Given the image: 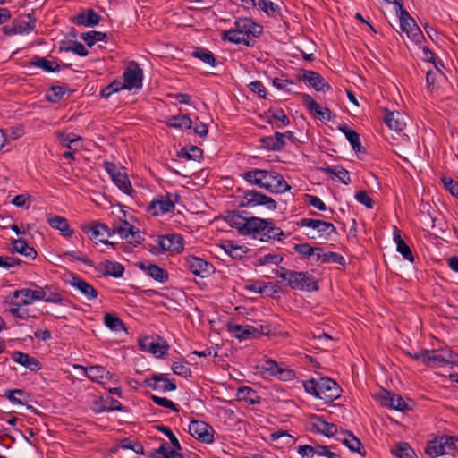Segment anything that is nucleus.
Here are the masks:
<instances>
[{
    "label": "nucleus",
    "instance_id": "obj_45",
    "mask_svg": "<svg viewBox=\"0 0 458 458\" xmlns=\"http://www.w3.org/2000/svg\"><path fill=\"white\" fill-rule=\"evenodd\" d=\"M134 225H131L127 221H122L120 224H114L111 228L112 235L118 233L121 238L129 240L130 234H131Z\"/></svg>",
    "mask_w": 458,
    "mask_h": 458
},
{
    "label": "nucleus",
    "instance_id": "obj_3",
    "mask_svg": "<svg viewBox=\"0 0 458 458\" xmlns=\"http://www.w3.org/2000/svg\"><path fill=\"white\" fill-rule=\"evenodd\" d=\"M243 179L271 193H284L291 189L283 175L274 170L253 169L242 174Z\"/></svg>",
    "mask_w": 458,
    "mask_h": 458
},
{
    "label": "nucleus",
    "instance_id": "obj_33",
    "mask_svg": "<svg viewBox=\"0 0 458 458\" xmlns=\"http://www.w3.org/2000/svg\"><path fill=\"white\" fill-rule=\"evenodd\" d=\"M394 240L397 245L396 250L403 256V258L410 262L414 261L412 251L408 244L403 240L400 231L395 227Z\"/></svg>",
    "mask_w": 458,
    "mask_h": 458
},
{
    "label": "nucleus",
    "instance_id": "obj_61",
    "mask_svg": "<svg viewBox=\"0 0 458 458\" xmlns=\"http://www.w3.org/2000/svg\"><path fill=\"white\" fill-rule=\"evenodd\" d=\"M258 6L268 15L274 14L275 13H277L280 10L277 4L267 0L259 1Z\"/></svg>",
    "mask_w": 458,
    "mask_h": 458
},
{
    "label": "nucleus",
    "instance_id": "obj_46",
    "mask_svg": "<svg viewBox=\"0 0 458 458\" xmlns=\"http://www.w3.org/2000/svg\"><path fill=\"white\" fill-rule=\"evenodd\" d=\"M154 380L157 384V390H162L164 392L174 391L176 389V384L174 381H172L166 377L165 374H154Z\"/></svg>",
    "mask_w": 458,
    "mask_h": 458
},
{
    "label": "nucleus",
    "instance_id": "obj_24",
    "mask_svg": "<svg viewBox=\"0 0 458 458\" xmlns=\"http://www.w3.org/2000/svg\"><path fill=\"white\" fill-rule=\"evenodd\" d=\"M311 429L329 437L337 432V426L334 423L326 421L319 416H314L311 422Z\"/></svg>",
    "mask_w": 458,
    "mask_h": 458
},
{
    "label": "nucleus",
    "instance_id": "obj_36",
    "mask_svg": "<svg viewBox=\"0 0 458 458\" xmlns=\"http://www.w3.org/2000/svg\"><path fill=\"white\" fill-rule=\"evenodd\" d=\"M238 401H245L250 404H258L260 403V397L257 392L249 386H241L236 393Z\"/></svg>",
    "mask_w": 458,
    "mask_h": 458
},
{
    "label": "nucleus",
    "instance_id": "obj_35",
    "mask_svg": "<svg viewBox=\"0 0 458 458\" xmlns=\"http://www.w3.org/2000/svg\"><path fill=\"white\" fill-rule=\"evenodd\" d=\"M4 396L12 403L25 404L30 399V394L22 389H9L4 392Z\"/></svg>",
    "mask_w": 458,
    "mask_h": 458
},
{
    "label": "nucleus",
    "instance_id": "obj_23",
    "mask_svg": "<svg viewBox=\"0 0 458 458\" xmlns=\"http://www.w3.org/2000/svg\"><path fill=\"white\" fill-rule=\"evenodd\" d=\"M139 346L142 351L149 352L157 357L163 356L168 349L167 344L155 342L152 338L149 337L140 339L139 341Z\"/></svg>",
    "mask_w": 458,
    "mask_h": 458
},
{
    "label": "nucleus",
    "instance_id": "obj_26",
    "mask_svg": "<svg viewBox=\"0 0 458 458\" xmlns=\"http://www.w3.org/2000/svg\"><path fill=\"white\" fill-rule=\"evenodd\" d=\"M425 454L432 458L446 454L442 435L434 437L432 440L427 442Z\"/></svg>",
    "mask_w": 458,
    "mask_h": 458
},
{
    "label": "nucleus",
    "instance_id": "obj_15",
    "mask_svg": "<svg viewBox=\"0 0 458 458\" xmlns=\"http://www.w3.org/2000/svg\"><path fill=\"white\" fill-rule=\"evenodd\" d=\"M301 102L309 110V112L319 120L326 119L327 114V120H330L331 111L327 107H321L309 94L303 93L301 95Z\"/></svg>",
    "mask_w": 458,
    "mask_h": 458
},
{
    "label": "nucleus",
    "instance_id": "obj_16",
    "mask_svg": "<svg viewBox=\"0 0 458 458\" xmlns=\"http://www.w3.org/2000/svg\"><path fill=\"white\" fill-rule=\"evenodd\" d=\"M453 359V352L447 351L443 353L435 350H426L424 364L427 366L443 367L450 363Z\"/></svg>",
    "mask_w": 458,
    "mask_h": 458
},
{
    "label": "nucleus",
    "instance_id": "obj_38",
    "mask_svg": "<svg viewBox=\"0 0 458 458\" xmlns=\"http://www.w3.org/2000/svg\"><path fill=\"white\" fill-rule=\"evenodd\" d=\"M341 441L352 452L358 453L361 456H364L366 454V452L362 451V444L360 440L358 437H356L352 432L347 431L345 433V437H344Z\"/></svg>",
    "mask_w": 458,
    "mask_h": 458
},
{
    "label": "nucleus",
    "instance_id": "obj_63",
    "mask_svg": "<svg viewBox=\"0 0 458 458\" xmlns=\"http://www.w3.org/2000/svg\"><path fill=\"white\" fill-rule=\"evenodd\" d=\"M283 261V257L277 255V254H267L264 257H261L258 259V264L259 266H263L267 263H272L275 265H278Z\"/></svg>",
    "mask_w": 458,
    "mask_h": 458
},
{
    "label": "nucleus",
    "instance_id": "obj_18",
    "mask_svg": "<svg viewBox=\"0 0 458 458\" xmlns=\"http://www.w3.org/2000/svg\"><path fill=\"white\" fill-rule=\"evenodd\" d=\"M100 21L101 16L91 8L83 10L72 19V21L75 24L85 27H94L98 25Z\"/></svg>",
    "mask_w": 458,
    "mask_h": 458
},
{
    "label": "nucleus",
    "instance_id": "obj_30",
    "mask_svg": "<svg viewBox=\"0 0 458 458\" xmlns=\"http://www.w3.org/2000/svg\"><path fill=\"white\" fill-rule=\"evenodd\" d=\"M384 122L393 131H402L405 127L403 115L399 112L387 111L384 116Z\"/></svg>",
    "mask_w": 458,
    "mask_h": 458
},
{
    "label": "nucleus",
    "instance_id": "obj_53",
    "mask_svg": "<svg viewBox=\"0 0 458 458\" xmlns=\"http://www.w3.org/2000/svg\"><path fill=\"white\" fill-rule=\"evenodd\" d=\"M192 55L194 57L200 59L204 63L212 65V66H215L216 64L215 55L210 51H208L207 49L196 50L192 53Z\"/></svg>",
    "mask_w": 458,
    "mask_h": 458
},
{
    "label": "nucleus",
    "instance_id": "obj_64",
    "mask_svg": "<svg viewBox=\"0 0 458 458\" xmlns=\"http://www.w3.org/2000/svg\"><path fill=\"white\" fill-rule=\"evenodd\" d=\"M355 199L365 207L372 208L374 206L373 199L369 196L365 191H360L355 193Z\"/></svg>",
    "mask_w": 458,
    "mask_h": 458
},
{
    "label": "nucleus",
    "instance_id": "obj_51",
    "mask_svg": "<svg viewBox=\"0 0 458 458\" xmlns=\"http://www.w3.org/2000/svg\"><path fill=\"white\" fill-rule=\"evenodd\" d=\"M178 156L186 159L199 160L203 156V150L196 146H191L190 151L185 148L181 149Z\"/></svg>",
    "mask_w": 458,
    "mask_h": 458
},
{
    "label": "nucleus",
    "instance_id": "obj_55",
    "mask_svg": "<svg viewBox=\"0 0 458 458\" xmlns=\"http://www.w3.org/2000/svg\"><path fill=\"white\" fill-rule=\"evenodd\" d=\"M442 439L445 448L446 454H451L453 451H458V437L442 435Z\"/></svg>",
    "mask_w": 458,
    "mask_h": 458
},
{
    "label": "nucleus",
    "instance_id": "obj_11",
    "mask_svg": "<svg viewBox=\"0 0 458 458\" xmlns=\"http://www.w3.org/2000/svg\"><path fill=\"white\" fill-rule=\"evenodd\" d=\"M157 242L163 251L179 253L183 250V239L177 233L161 235Z\"/></svg>",
    "mask_w": 458,
    "mask_h": 458
},
{
    "label": "nucleus",
    "instance_id": "obj_7",
    "mask_svg": "<svg viewBox=\"0 0 458 458\" xmlns=\"http://www.w3.org/2000/svg\"><path fill=\"white\" fill-rule=\"evenodd\" d=\"M123 86L124 89L131 90L132 89H140L142 87L143 70L138 63L131 61L126 66L123 72Z\"/></svg>",
    "mask_w": 458,
    "mask_h": 458
},
{
    "label": "nucleus",
    "instance_id": "obj_42",
    "mask_svg": "<svg viewBox=\"0 0 458 458\" xmlns=\"http://www.w3.org/2000/svg\"><path fill=\"white\" fill-rule=\"evenodd\" d=\"M61 51L72 52L80 56H87L89 51L85 46L79 41L62 42L60 47Z\"/></svg>",
    "mask_w": 458,
    "mask_h": 458
},
{
    "label": "nucleus",
    "instance_id": "obj_12",
    "mask_svg": "<svg viewBox=\"0 0 458 458\" xmlns=\"http://www.w3.org/2000/svg\"><path fill=\"white\" fill-rule=\"evenodd\" d=\"M20 296L21 299L15 303L17 306L28 305L32 303L34 301H42V299L45 298L44 287L38 290H31L29 288L16 290L13 293V299H18Z\"/></svg>",
    "mask_w": 458,
    "mask_h": 458
},
{
    "label": "nucleus",
    "instance_id": "obj_31",
    "mask_svg": "<svg viewBox=\"0 0 458 458\" xmlns=\"http://www.w3.org/2000/svg\"><path fill=\"white\" fill-rule=\"evenodd\" d=\"M174 202L168 197L154 199L149 206L150 209H155L154 215L174 212Z\"/></svg>",
    "mask_w": 458,
    "mask_h": 458
},
{
    "label": "nucleus",
    "instance_id": "obj_58",
    "mask_svg": "<svg viewBox=\"0 0 458 458\" xmlns=\"http://www.w3.org/2000/svg\"><path fill=\"white\" fill-rule=\"evenodd\" d=\"M157 429L159 431L165 433L167 436L168 440H170L171 444L173 445L172 450H175V449L181 450L182 449L179 440L177 439L175 435L173 433V431L168 427L160 425V426H157Z\"/></svg>",
    "mask_w": 458,
    "mask_h": 458
},
{
    "label": "nucleus",
    "instance_id": "obj_17",
    "mask_svg": "<svg viewBox=\"0 0 458 458\" xmlns=\"http://www.w3.org/2000/svg\"><path fill=\"white\" fill-rule=\"evenodd\" d=\"M137 267L158 283L163 284L169 279L168 272L156 264H146L145 262L140 261L137 263Z\"/></svg>",
    "mask_w": 458,
    "mask_h": 458
},
{
    "label": "nucleus",
    "instance_id": "obj_41",
    "mask_svg": "<svg viewBox=\"0 0 458 458\" xmlns=\"http://www.w3.org/2000/svg\"><path fill=\"white\" fill-rule=\"evenodd\" d=\"M327 174H334L344 184L351 183L349 172L341 165L327 166L323 169Z\"/></svg>",
    "mask_w": 458,
    "mask_h": 458
},
{
    "label": "nucleus",
    "instance_id": "obj_56",
    "mask_svg": "<svg viewBox=\"0 0 458 458\" xmlns=\"http://www.w3.org/2000/svg\"><path fill=\"white\" fill-rule=\"evenodd\" d=\"M121 89H124L122 82L114 81L101 89L100 96L104 98H108L112 94Z\"/></svg>",
    "mask_w": 458,
    "mask_h": 458
},
{
    "label": "nucleus",
    "instance_id": "obj_39",
    "mask_svg": "<svg viewBox=\"0 0 458 458\" xmlns=\"http://www.w3.org/2000/svg\"><path fill=\"white\" fill-rule=\"evenodd\" d=\"M104 325L112 331L119 332L126 330L125 324L114 313H106L104 315Z\"/></svg>",
    "mask_w": 458,
    "mask_h": 458
},
{
    "label": "nucleus",
    "instance_id": "obj_50",
    "mask_svg": "<svg viewBox=\"0 0 458 458\" xmlns=\"http://www.w3.org/2000/svg\"><path fill=\"white\" fill-rule=\"evenodd\" d=\"M124 411V407L121 404V403L113 398L112 396H106L103 399V405L101 407V411Z\"/></svg>",
    "mask_w": 458,
    "mask_h": 458
},
{
    "label": "nucleus",
    "instance_id": "obj_1",
    "mask_svg": "<svg viewBox=\"0 0 458 458\" xmlns=\"http://www.w3.org/2000/svg\"><path fill=\"white\" fill-rule=\"evenodd\" d=\"M225 221L233 228H236L241 235L261 233L267 231L268 234H275V239L281 240L284 235L282 229L276 227L271 219H263L257 216L245 217L239 211H228L225 216Z\"/></svg>",
    "mask_w": 458,
    "mask_h": 458
},
{
    "label": "nucleus",
    "instance_id": "obj_13",
    "mask_svg": "<svg viewBox=\"0 0 458 458\" xmlns=\"http://www.w3.org/2000/svg\"><path fill=\"white\" fill-rule=\"evenodd\" d=\"M301 75H298V81H303L310 83V85L318 91H327L330 89V85L325 79L318 73L310 70L301 71Z\"/></svg>",
    "mask_w": 458,
    "mask_h": 458
},
{
    "label": "nucleus",
    "instance_id": "obj_6",
    "mask_svg": "<svg viewBox=\"0 0 458 458\" xmlns=\"http://www.w3.org/2000/svg\"><path fill=\"white\" fill-rule=\"evenodd\" d=\"M242 193L243 195L239 203L240 208L264 206L269 210H276L277 208V203L275 199L259 191L247 190Z\"/></svg>",
    "mask_w": 458,
    "mask_h": 458
},
{
    "label": "nucleus",
    "instance_id": "obj_43",
    "mask_svg": "<svg viewBox=\"0 0 458 458\" xmlns=\"http://www.w3.org/2000/svg\"><path fill=\"white\" fill-rule=\"evenodd\" d=\"M113 182L115 185L124 193L131 195L133 191L131 182L128 179L126 173L121 172L114 175Z\"/></svg>",
    "mask_w": 458,
    "mask_h": 458
},
{
    "label": "nucleus",
    "instance_id": "obj_37",
    "mask_svg": "<svg viewBox=\"0 0 458 458\" xmlns=\"http://www.w3.org/2000/svg\"><path fill=\"white\" fill-rule=\"evenodd\" d=\"M13 249L14 251L31 259H35L38 255L36 250L29 246L27 242L21 238L13 241Z\"/></svg>",
    "mask_w": 458,
    "mask_h": 458
},
{
    "label": "nucleus",
    "instance_id": "obj_48",
    "mask_svg": "<svg viewBox=\"0 0 458 458\" xmlns=\"http://www.w3.org/2000/svg\"><path fill=\"white\" fill-rule=\"evenodd\" d=\"M398 458H418L414 450L406 442L398 444L396 450L392 451Z\"/></svg>",
    "mask_w": 458,
    "mask_h": 458
},
{
    "label": "nucleus",
    "instance_id": "obj_14",
    "mask_svg": "<svg viewBox=\"0 0 458 458\" xmlns=\"http://www.w3.org/2000/svg\"><path fill=\"white\" fill-rule=\"evenodd\" d=\"M186 261L189 269L195 276L205 277L214 270L212 264L200 258L189 257Z\"/></svg>",
    "mask_w": 458,
    "mask_h": 458
},
{
    "label": "nucleus",
    "instance_id": "obj_59",
    "mask_svg": "<svg viewBox=\"0 0 458 458\" xmlns=\"http://www.w3.org/2000/svg\"><path fill=\"white\" fill-rule=\"evenodd\" d=\"M441 182L444 184L445 189L458 199V182L446 176H443L441 178Z\"/></svg>",
    "mask_w": 458,
    "mask_h": 458
},
{
    "label": "nucleus",
    "instance_id": "obj_44",
    "mask_svg": "<svg viewBox=\"0 0 458 458\" xmlns=\"http://www.w3.org/2000/svg\"><path fill=\"white\" fill-rule=\"evenodd\" d=\"M81 38L86 42L89 47H92L98 41H107V35L101 31H89L81 34Z\"/></svg>",
    "mask_w": 458,
    "mask_h": 458
},
{
    "label": "nucleus",
    "instance_id": "obj_9",
    "mask_svg": "<svg viewBox=\"0 0 458 458\" xmlns=\"http://www.w3.org/2000/svg\"><path fill=\"white\" fill-rule=\"evenodd\" d=\"M292 275V280L286 284L292 289H298L301 291L314 292L318 290V283L311 275L306 272L294 271Z\"/></svg>",
    "mask_w": 458,
    "mask_h": 458
},
{
    "label": "nucleus",
    "instance_id": "obj_10",
    "mask_svg": "<svg viewBox=\"0 0 458 458\" xmlns=\"http://www.w3.org/2000/svg\"><path fill=\"white\" fill-rule=\"evenodd\" d=\"M189 433L202 443L214 442L215 430L212 426L201 420H191L189 425Z\"/></svg>",
    "mask_w": 458,
    "mask_h": 458
},
{
    "label": "nucleus",
    "instance_id": "obj_49",
    "mask_svg": "<svg viewBox=\"0 0 458 458\" xmlns=\"http://www.w3.org/2000/svg\"><path fill=\"white\" fill-rule=\"evenodd\" d=\"M172 449L166 442H164L158 448L150 452L148 458H174Z\"/></svg>",
    "mask_w": 458,
    "mask_h": 458
},
{
    "label": "nucleus",
    "instance_id": "obj_25",
    "mask_svg": "<svg viewBox=\"0 0 458 458\" xmlns=\"http://www.w3.org/2000/svg\"><path fill=\"white\" fill-rule=\"evenodd\" d=\"M86 377L91 381L101 383L104 378H111L112 374L103 366L95 365L84 368Z\"/></svg>",
    "mask_w": 458,
    "mask_h": 458
},
{
    "label": "nucleus",
    "instance_id": "obj_22",
    "mask_svg": "<svg viewBox=\"0 0 458 458\" xmlns=\"http://www.w3.org/2000/svg\"><path fill=\"white\" fill-rule=\"evenodd\" d=\"M70 284L78 289L89 301L95 300L98 297V291L78 276H72Z\"/></svg>",
    "mask_w": 458,
    "mask_h": 458
},
{
    "label": "nucleus",
    "instance_id": "obj_47",
    "mask_svg": "<svg viewBox=\"0 0 458 458\" xmlns=\"http://www.w3.org/2000/svg\"><path fill=\"white\" fill-rule=\"evenodd\" d=\"M66 91H67V87L64 85V86H52L48 89L46 98H47V101H49L51 103H57L63 98V97Z\"/></svg>",
    "mask_w": 458,
    "mask_h": 458
},
{
    "label": "nucleus",
    "instance_id": "obj_62",
    "mask_svg": "<svg viewBox=\"0 0 458 458\" xmlns=\"http://www.w3.org/2000/svg\"><path fill=\"white\" fill-rule=\"evenodd\" d=\"M151 400L157 405L171 409L173 411H178L177 405L172 402L171 400H168L165 397H159L157 395H151Z\"/></svg>",
    "mask_w": 458,
    "mask_h": 458
},
{
    "label": "nucleus",
    "instance_id": "obj_52",
    "mask_svg": "<svg viewBox=\"0 0 458 458\" xmlns=\"http://www.w3.org/2000/svg\"><path fill=\"white\" fill-rule=\"evenodd\" d=\"M293 249L300 255L307 259L311 258L314 255L315 251L319 250V247H312L309 243L294 244Z\"/></svg>",
    "mask_w": 458,
    "mask_h": 458
},
{
    "label": "nucleus",
    "instance_id": "obj_8",
    "mask_svg": "<svg viewBox=\"0 0 458 458\" xmlns=\"http://www.w3.org/2000/svg\"><path fill=\"white\" fill-rule=\"evenodd\" d=\"M396 13L399 16L401 29L407 34L409 38L415 43H420L424 39V36L420 29L405 9H402V11Z\"/></svg>",
    "mask_w": 458,
    "mask_h": 458
},
{
    "label": "nucleus",
    "instance_id": "obj_27",
    "mask_svg": "<svg viewBox=\"0 0 458 458\" xmlns=\"http://www.w3.org/2000/svg\"><path fill=\"white\" fill-rule=\"evenodd\" d=\"M337 128L341 132H343L345 135L346 139L349 140L353 150L356 153L365 152L364 148L361 146L359 133L351 130L345 123L339 124Z\"/></svg>",
    "mask_w": 458,
    "mask_h": 458
},
{
    "label": "nucleus",
    "instance_id": "obj_21",
    "mask_svg": "<svg viewBox=\"0 0 458 458\" xmlns=\"http://www.w3.org/2000/svg\"><path fill=\"white\" fill-rule=\"evenodd\" d=\"M11 357L13 361L29 369L30 371L37 372L41 369V363L39 360L27 353L21 352L20 351H14Z\"/></svg>",
    "mask_w": 458,
    "mask_h": 458
},
{
    "label": "nucleus",
    "instance_id": "obj_2",
    "mask_svg": "<svg viewBox=\"0 0 458 458\" xmlns=\"http://www.w3.org/2000/svg\"><path fill=\"white\" fill-rule=\"evenodd\" d=\"M262 32L263 27L254 22L252 19L239 18L234 22V28L222 32L221 38L223 41L253 47L254 38H259Z\"/></svg>",
    "mask_w": 458,
    "mask_h": 458
},
{
    "label": "nucleus",
    "instance_id": "obj_60",
    "mask_svg": "<svg viewBox=\"0 0 458 458\" xmlns=\"http://www.w3.org/2000/svg\"><path fill=\"white\" fill-rule=\"evenodd\" d=\"M321 257H323L322 263H335L342 266H344L345 263L344 258L336 252L329 251L324 253V255H321Z\"/></svg>",
    "mask_w": 458,
    "mask_h": 458
},
{
    "label": "nucleus",
    "instance_id": "obj_4",
    "mask_svg": "<svg viewBox=\"0 0 458 458\" xmlns=\"http://www.w3.org/2000/svg\"><path fill=\"white\" fill-rule=\"evenodd\" d=\"M303 387L308 394L324 400L326 403H332L341 394L338 384L329 377L306 380L303 382Z\"/></svg>",
    "mask_w": 458,
    "mask_h": 458
},
{
    "label": "nucleus",
    "instance_id": "obj_54",
    "mask_svg": "<svg viewBox=\"0 0 458 458\" xmlns=\"http://www.w3.org/2000/svg\"><path fill=\"white\" fill-rule=\"evenodd\" d=\"M268 123H272V120H276L282 123L283 125L286 126L290 124V119L285 114L283 109H276L274 111L269 110Z\"/></svg>",
    "mask_w": 458,
    "mask_h": 458
},
{
    "label": "nucleus",
    "instance_id": "obj_57",
    "mask_svg": "<svg viewBox=\"0 0 458 458\" xmlns=\"http://www.w3.org/2000/svg\"><path fill=\"white\" fill-rule=\"evenodd\" d=\"M44 291H45V298L42 299V301H44L46 302L55 303V304L62 303V301H64V298L62 297V295L56 292H52L51 288L49 286H45Z\"/></svg>",
    "mask_w": 458,
    "mask_h": 458
},
{
    "label": "nucleus",
    "instance_id": "obj_29",
    "mask_svg": "<svg viewBox=\"0 0 458 458\" xmlns=\"http://www.w3.org/2000/svg\"><path fill=\"white\" fill-rule=\"evenodd\" d=\"M82 230L89 235L90 240H97L99 236H104L105 234L112 235L111 228L101 223H97L90 226L85 225L82 227Z\"/></svg>",
    "mask_w": 458,
    "mask_h": 458
},
{
    "label": "nucleus",
    "instance_id": "obj_34",
    "mask_svg": "<svg viewBox=\"0 0 458 458\" xmlns=\"http://www.w3.org/2000/svg\"><path fill=\"white\" fill-rule=\"evenodd\" d=\"M30 66L41 68L47 72H55L60 71V65L54 61L47 60L45 57L34 56L30 62Z\"/></svg>",
    "mask_w": 458,
    "mask_h": 458
},
{
    "label": "nucleus",
    "instance_id": "obj_40",
    "mask_svg": "<svg viewBox=\"0 0 458 458\" xmlns=\"http://www.w3.org/2000/svg\"><path fill=\"white\" fill-rule=\"evenodd\" d=\"M105 271L103 275L105 276L122 277L124 273V267L119 263L110 260H106L102 263Z\"/></svg>",
    "mask_w": 458,
    "mask_h": 458
},
{
    "label": "nucleus",
    "instance_id": "obj_19",
    "mask_svg": "<svg viewBox=\"0 0 458 458\" xmlns=\"http://www.w3.org/2000/svg\"><path fill=\"white\" fill-rule=\"evenodd\" d=\"M381 404L400 411L408 409V405L402 396L389 391H385L381 394Z\"/></svg>",
    "mask_w": 458,
    "mask_h": 458
},
{
    "label": "nucleus",
    "instance_id": "obj_32",
    "mask_svg": "<svg viewBox=\"0 0 458 458\" xmlns=\"http://www.w3.org/2000/svg\"><path fill=\"white\" fill-rule=\"evenodd\" d=\"M165 124L170 128L188 130L191 128L193 122L188 114H178L167 117Z\"/></svg>",
    "mask_w": 458,
    "mask_h": 458
},
{
    "label": "nucleus",
    "instance_id": "obj_28",
    "mask_svg": "<svg viewBox=\"0 0 458 458\" xmlns=\"http://www.w3.org/2000/svg\"><path fill=\"white\" fill-rule=\"evenodd\" d=\"M49 225L60 231L65 237H70L73 234L74 231L71 229L67 219L64 216H54L47 219Z\"/></svg>",
    "mask_w": 458,
    "mask_h": 458
},
{
    "label": "nucleus",
    "instance_id": "obj_20",
    "mask_svg": "<svg viewBox=\"0 0 458 458\" xmlns=\"http://www.w3.org/2000/svg\"><path fill=\"white\" fill-rule=\"evenodd\" d=\"M228 331L231 333V335L238 338L240 340H246L250 338H257V330L256 327L250 325H238V324H233L228 323Z\"/></svg>",
    "mask_w": 458,
    "mask_h": 458
},
{
    "label": "nucleus",
    "instance_id": "obj_5",
    "mask_svg": "<svg viewBox=\"0 0 458 458\" xmlns=\"http://www.w3.org/2000/svg\"><path fill=\"white\" fill-rule=\"evenodd\" d=\"M297 225L301 227L311 228L312 231L307 233V235L312 240L327 241L332 233H337L335 226L332 223L323 220L302 218Z\"/></svg>",
    "mask_w": 458,
    "mask_h": 458
}]
</instances>
